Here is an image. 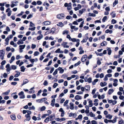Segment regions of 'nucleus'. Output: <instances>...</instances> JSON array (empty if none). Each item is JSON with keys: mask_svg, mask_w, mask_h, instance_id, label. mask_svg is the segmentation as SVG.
Instances as JSON below:
<instances>
[{"mask_svg": "<svg viewBox=\"0 0 124 124\" xmlns=\"http://www.w3.org/2000/svg\"><path fill=\"white\" fill-rule=\"evenodd\" d=\"M39 54V52L38 51H35L34 52V56H37Z\"/></svg>", "mask_w": 124, "mask_h": 124, "instance_id": "nucleus-58", "label": "nucleus"}, {"mask_svg": "<svg viewBox=\"0 0 124 124\" xmlns=\"http://www.w3.org/2000/svg\"><path fill=\"white\" fill-rule=\"evenodd\" d=\"M97 58L98 60L97 61V63L98 65H99L101 64V62L99 58Z\"/></svg>", "mask_w": 124, "mask_h": 124, "instance_id": "nucleus-29", "label": "nucleus"}, {"mask_svg": "<svg viewBox=\"0 0 124 124\" xmlns=\"http://www.w3.org/2000/svg\"><path fill=\"white\" fill-rule=\"evenodd\" d=\"M107 85V83L106 82H101L100 83V85L102 87H103L106 86Z\"/></svg>", "mask_w": 124, "mask_h": 124, "instance_id": "nucleus-9", "label": "nucleus"}, {"mask_svg": "<svg viewBox=\"0 0 124 124\" xmlns=\"http://www.w3.org/2000/svg\"><path fill=\"white\" fill-rule=\"evenodd\" d=\"M32 119L36 121L37 119V118L38 119H39V117H36V116H33L32 117ZM38 120H39V119H38Z\"/></svg>", "mask_w": 124, "mask_h": 124, "instance_id": "nucleus-33", "label": "nucleus"}, {"mask_svg": "<svg viewBox=\"0 0 124 124\" xmlns=\"http://www.w3.org/2000/svg\"><path fill=\"white\" fill-rule=\"evenodd\" d=\"M118 0H115V1L113 3V6L114 7L116 5L118 4Z\"/></svg>", "mask_w": 124, "mask_h": 124, "instance_id": "nucleus-16", "label": "nucleus"}, {"mask_svg": "<svg viewBox=\"0 0 124 124\" xmlns=\"http://www.w3.org/2000/svg\"><path fill=\"white\" fill-rule=\"evenodd\" d=\"M29 82V80L27 79H25L23 81V83L24 84L27 83Z\"/></svg>", "mask_w": 124, "mask_h": 124, "instance_id": "nucleus-40", "label": "nucleus"}, {"mask_svg": "<svg viewBox=\"0 0 124 124\" xmlns=\"http://www.w3.org/2000/svg\"><path fill=\"white\" fill-rule=\"evenodd\" d=\"M83 19L82 18H81L78 19V20H76L77 21L78 23L82 21H83Z\"/></svg>", "mask_w": 124, "mask_h": 124, "instance_id": "nucleus-49", "label": "nucleus"}, {"mask_svg": "<svg viewBox=\"0 0 124 124\" xmlns=\"http://www.w3.org/2000/svg\"><path fill=\"white\" fill-rule=\"evenodd\" d=\"M92 124H97V122L95 120H93L91 121Z\"/></svg>", "mask_w": 124, "mask_h": 124, "instance_id": "nucleus-59", "label": "nucleus"}, {"mask_svg": "<svg viewBox=\"0 0 124 124\" xmlns=\"http://www.w3.org/2000/svg\"><path fill=\"white\" fill-rule=\"evenodd\" d=\"M86 10V9L85 8H82L81 10H79V13L81 15L83 14L84 12V11Z\"/></svg>", "mask_w": 124, "mask_h": 124, "instance_id": "nucleus-13", "label": "nucleus"}, {"mask_svg": "<svg viewBox=\"0 0 124 124\" xmlns=\"http://www.w3.org/2000/svg\"><path fill=\"white\" fill-rule=\"evenodd\" d=\"M111 22L112 24H115L116 23L117 21L116 20L113 19L112 20Z\"/></svg>", "mask_w": 124, "mask_h": 124, "instance_id": "nucleus-38", "label": "nucleus"}, {"mask_svg": "<svg viewBox=\"0 0 124 124\" xmlns=\"http://www.w3.org/2000/svg\"><path fill=\"white\" fill-rule=\"evenodd\" d=\"M87 55L86 54H85L81 58V61H82V62H84L86 60V59H85V60L84 61H82V60L84 59H85V58H87Z\"/></svg>", "mask_w": 124, "mask_h": 124, "instance_id": "nucleus-5", "label": "nucleus"}, {"mask_svg": "<svg viewBox=\"0 0 124 124\" xmlns=\"http://www.w3.org/2000/svg\"><path fill=\"white\" fill-rule=\"evenodd\" d=\"M58 70H59V73H60L62 74L64 72V70L62 68V67H59L58 68Z\"/></svg>", "mask_w": 124, "mask_h": 124, "instance_id": "nucleus-7", "label": "nucleus"}, {"mask_svg": "<svg viewBox=\"0 0 124 124\" xmlns=\"http://www.w3.org/2000/svg\"><path fill=\"white\" fill-rule=\"evenodd\" d=\"M72 24L74 25H78V23L77 21L76 20V21H74L73 22Z\"/></svg>", "mask_w": 124, "mask_h": 124, "instance_id": "nucleus-57", "label": "nucleus"}, {"mask_svg": "<svg viewBox=\"0 0 124 124\" xmlns=\"http://www.w3.org/2000/svg\"><path fill=\"white\" fill-rule=\"evenodd\" d=\"M48 84V83L47 81L46 80H45L44 82L43 83V85L44 86H46Z\"/></svg>", "mask_w": 124, "mask_h": 124, "instance_id": "nucleus-34", "label": "nucleus"}, {"mask_svg": "<svg viewBox=\"0 0 124 124\" xmlns=\"http://www.w3.org/2000/svg\"><path fill=\"white\" fill-rule=\"evenodd\" d=\"M105 9L106 11L108 12V11H109L110 10L109 7L108 6L106 7L105 8Z\"/></svg>", "mask_w": 124, "mask_h": 124, "instance_id": "nucleus-50", "label": "nucleus"}, {"mask_svg": "<svg viewBox=\"0 0 124 124\" xmlns=\"http://www.w3.org/2000/svg\"><path fill=\"white\" fill-rule=\"evenodd\" d=\"M70 108L71 110L74 109V104L72 102H70Z\"/></svg>", "mask_w": 124, "mask_h": 124, "instance_id": "nucleus-6", "label": "nucleus"}, {"mask_svg": "<svg viewBox=\"0 0 124 124\" xmlns=\"http://www.w3.org/2000/svg\"><path fill=\"white\" fill-rule=\"evenodd\" d=\"M107 19V16H104L102 19V21L103 22H104Z\"/></svg>", "mask_w": 124, "mask_h": 124, "instance_id": "nucleus-25", "label": "nucleus"}, {"mask_svg": "<svg viewBox=\"0 0 124 124\" xmlns=\"http://www.w3.org/2000/svg\"><path fill=\"white\" fill-rule=\"evenodd\" d=\"M21 71V72H24V71L25 68H24V67L23 66H22L20 67Z\"/></svg>", "mask_w": 124, "mask_h": 124, "instance_id": "nucleus-21", "label": "nucleus"}, {"mask_svg": "<svg viewBox=\"0 0 124 124\" xmlns=\"http://www.w3.org/2000/svg\"><path fill=\"white\" fill-rule=\"evenodd\" d=\"M11 69H13L14 70H15L17 68L16 66L14 65H12L11 66Z\"/></svg>", "mask_w": 124, "mask_h": 124, "instance_id": "nucleus-28", "label": "nucleus"}, {"mask_svg": "<svg viewBox=\"0 0 124 124\" xmlns=\"http://www.w3.org/2000/svg\"><path fill=\"white\" fill-rule=\"evenodd\" d=\"M107 50L108 51V54L109 55H111L112 53V50L111 49V48L110 47H107L106 48Z\"/></svg>", "mask_w": 124, "mask_h": 124, "instance_id": "nucleus-3", "label": "nucleus"}, {"mask_svg": "<svg viewBox=\"0 0 124 124\" xmlns=\"http://www.w3.org/2000/svg\"><path fill=\"white\" fill-rule=\"evenodd\" d=\"M58 85V84L57 83H55L53 85V87L54 88H55Z\"/></svg>", "mask_w": 124, "mask_h": 124, "instance_id": "nucleus-41", "label": "nucleus"}, {"mask_svg": "<svg viewBox=\"0 0 124 124\" xmlns=\"http://www.w3.org/2000/svg\"><path fill=\"white\" fill-rule=\"evenodd\" d=\"M48 117H49V121H52L54 119H53V116L52 114L51 115L49 116H48Z\"/></svg>", "mask_w": 124, "mask_h": 124, "instance_id": "nucleus-30", "label": "nucleus"}, {"mask_svg": "<svg viewBox=\"0 0 124 124\" xmlns=\"http://www.w3.org/2000/svg\"><path fill=\"white\" fill-rule=\"evenodd\" d=\"M69 33V31L68 30H64L62 32V34L64 35L66 34H68Z\"/></svg>", "mask_w": 124, "mask_h": 124, "instance_id": "nucleus-39", "label": "nucleus"}, {"mask_svg": "<svg viewBox=\"0 0 124 124\" xmlns=\"http://www.w3.org/2000/svg\"><path fill=\"white\" fill-rule=\"evenodd\" d=\"M47 100V99L46 97H44L43 98L41 99H39V103H42L43 101H45Z\"/></svg>", "mask_w": 124, "mask_h": 124, "instance_id": "nucleus-15", "label": "nucleus"}, {"mask_svg": "<svg viewBox=\"0 0 124 124\" xmlns=\"http://www.w3.org/2000/svg\"><path fill=\"white\" fill-rule=\"evenodd\" d=\"M118 124H124V120L121 119L120 120H119L118 122Z\"/></svg>", "mask_w": 124, "mask_h": 124, "instance_id": "nucleus-32", "label": "nucleus"}, {"mask_svg": "<svg viewBox=\"0 0 124 124\" xmlns=\"http://www.w3.org/2000/svg\"><path fill=\"white\" fill-rule=\"evenodd\" d=\"M51 23V22L49 21H45L43 23V25H50Z\"/></svg>", "mask_w": 124, "mask_h": 124, "instance_id": "nucleus-4", "label": "nucleus"}, {"mask_svg": "<svg viewBox=\"0 0 124 124\" xmlns=\"http://www.w3.org/2000/svg\"><path fill=\"white\" fill-rule=\"evenodd\" d=\"M114 90L113 88H111L109 89L108 92V94L109 95L111 94L114 92Z\"/></svg>", "mask_w": 124, "mask_h": 124, "instance_id": "nucleus-11", "label": "nucleus"}, {"mask_svg": "<svg viewBox=\"0 0 124 124\" xmlns=\"http://www.w3.org/2000/svg\"><path fill=\"white\" fill-rule=\"evenodd\" d=\"M17 84V83L16 82H12L11 83V85H15Z\"/></svg>", "mask_w": 124, "mask_h": 124, "instance_id": "nucleus-61", "label": "nucleus"}, {"mask_svg": "<svg viewBox=\"0 0 124 124\" xmlns=\"http://www.w3.org/2000/svg\"><path fill=\"white\" fill-rule=\"evenodd\" d=\"M37 4L38 5H39V0H38L37 2V3L35 1H33L31 3V4L33 5L36 6V5Z\"/></svg>", "mask_w": 124, "mask_h": 124, "instance_id": "nucleus-17", "label": "nucleus"}, {"mask_svg": "<svg viewBox=\"0 0 124 124\" xmlns=\"http://www.w3.org/2000/svg\"><path fill=\"white\" fill-rule=\"evenodd\" d=\"M68 85V81H65L63 83V85L65 86H67Z\"/></svg>", "mask_w": 124, "mask_h": 124, "instance_id": "nucleus-53", "label": "nucleus"}, {"mask_svg": "<svg viewBox=\"0 0 124 124\" xmlns=\"http://www.w3.org/2000/svg\"><path fill=\"white\" fill-rule=\"evenodd\" d=\"M33 16L31 14H30L27 17V19H29V18H32Z\"/></svg>", "mask_w": 124, "mask_h": 124, "instance_id": "nucleus-51", "label": "nucleus"}, {"mask_svg": "<svg viewBox=\"0 0 124 124\" xmlns=\"http://www.w3.org/2000/svg\"><path fill=\"white\" fill-rule=\"evenodd\" d=\"M81 62L80 61H78L77 63H75L74 65V66L75 67L79 65L81 63Z\"/></svg>", "mask_w": 124, "mask_h": 124, "instance_id": "nucleus-27", "label": "nucleus"}, {"mask_svg": "<svg viewBox=\"0 0 124 124\" xmlns=\"http://www.w3.org/2000/svg\"><path fill=\"white\" fill-rule=\"evenodd\" d=\"M71 18V20H72V17L70 15L67 16L66 17V19L68 20H70Z\"/></svg>", "mask_w": 124, "mask_h": 124, "instance_id": "nucleus-37", "label": "nucleus"}, {"mask_svg": "<svg viewBox=\"0 0 124 124\" xmlns=\"http://www.w3.org/2000/svg\"><path fill=\"white\" fill-rule=\"evenodd\" d=\"M96 90V88H94V89L92 90V93L93 94H94L95 93V92Z\"/></svg>", "mask_w": 124, "mask_h": 124, "instance_id": "nucleus-47", "label": "nucleus"}, {"mask_svg": "<svg viewBox=\"0 0 124 124\" xmlns=\"http://www.w3.org/2000/svg\"><path fill=\"white\" fill-rule=\"evenodd\" d=\"M124 96L123 95H120L119 96V98L120 100H123V99H124Z\"/></svg>", "mask_w": 124, "mask_h": 124, "instance_id": "nucleus-56", "label": "nucleus"}, {"mask_svg": "<svg viewBox=\"0 0 124 124\" xmlns=\"http://www.w3.org/2000/svg\"><path fill=\"white\" fill-rule=\"evenodd\" d=\"M11 119L13 120H15L16 119L15 115L14 114L10 116Z\"/></svg>", "mask_w": 124, "mask_h": 124, "instance_id": "nucleus-24", "label": "nucleus"}, {"mask_svg": "<svg viewBox=\"0 0 124 124\" xmlns=\"http://www.w3.org/2000/svg\"><path fill=\"white\" fill-rule=\"evenodd\" d=\"M60 48H58L55 51V52L56 53H59V52H60Z\"/></svg>", "mask_w": 124, "mask_h": 124, "instance_id": "nucleus-62", "label": "nucleus"}, {"mask_svg": "<svg viewBox=\"0 0 124 124\" xmlns=\"http://www.w3.org/2000/svg\"><path fill=\"white\" fill-rule=\"evenodd\" d=\"M26 46L25 45H20L19 46V49H23Z\"/></svg>", "mask_w": 124, "mask_h": 124, "instance_id": "nucleus-20", "label": "nucleus"}, {"mask_svg": "<svg viewBox=\"0 0 124 124\" xmlns=\"http://www.w3.org/2000/svg\"><path fill=\"white\" fill-rule=\"evenodd\" d=\"M86 87L87 88H88V89H86L85 88V90L86 91H88L89 90H90V85H86L85 86V87Z\"/></svg>", "mask_w": 124, "mask_h": 124, "instance_id": "nucleus-23", "label": "nucleus"}, {"mask_svg": "<svg viewBox=\"0 0 124 124\" xmlns=\"http://www.w3.org/2000/svg\"><path fill=\"white\" fill-rule=\"evenodd\" d=\"M69 100H66L63 104V106H68V105L67 104L69 102Z\"/></svg>", "mask_w": 124, "mask_h": 124, "instance_id": "nucleus-22", "label": "nucleus"}, {"mask_svg": "<svg viewBox=\"0 0 124 124\" xmlns=\"http://www.w3.org/2000/svg\"><path fill=\"white\" fill-rule=\"evenodd\" d=\"M92 78L91 77L89 78L87 80H85V82H87L88 83H90L92 82Z\"/></svg>", "mask_w": 124, "mask_h": 124, "instance_id": "nucleus-8", "label": "nucleus"}, {"mask_svg": "<svg viewBox=\"0 0 124 124\" xmlns=\"http://www.w3.org/2000/svg\"><path fill=\"white\" fill-rule=\"evenodd\" d=\"M28 109L29 110H31L32 109L33 110H34L35 109V108L33 106H32V107H29Z\"/></svg>", "mask_w": 124, "mask_h": 124, "instance_id": "nucleus-46", "label": "nucleus"}, {"mask_svg": "<svg viewBox=\"0 0 124 124\" xmlns=\"http://www.w3.org/2000/svg\"><path fill=\"white\" fill-rule=\"evenodd\" d=\"M49 59L48 58H46L43 61V62H46L48 61Z\"/></svg>", "mask_w": 124, "mask_h": 124, "instance_id": "nucleus-63", "label": "nucleus"}, {"mask_svg": "<svg viewBox=\"0 0 124 124\" xmlns=\"http://www.w3.org/2000/svg\"><path fill=\"white\" fill-rule=\"evenodd\" d=\"M30 24L29 25V26L30 27H33V26H34L35 25L32 22H30Z\"/></svg>", "mask_w": 124, "mask_h": 124, "instance_id": "nucleus-64", "label": "nucleus"}, {"mask_svg": "<svg viewBox=\"0 0 124 124\" xmlns=\"http://www.w3.org/2000/svg\"><path fill=\"white\" fill-rule=\"evenodd\" d=\"M108 76H107V75H106L104 78L103 79V80L104 81H106L108 80Z\"/></svg>", "mask_w": 124, "mask_h": 124, "instance_id": "nucleus-52", "label": "nucleus"}, {"mask_svg": "<svg viewBox=\"0 0 124 124\" xmlns=\"http://www.w3.org/2000/svg\"><path fill=\"white\" fill-rule=\"evenodd\" d=\"M23 40L22 39H20L17 42V44L19 45L21 44H23Z\"/></svg>", "mask_w": 124, "mask_h": 124, "instance_id": "nucleus-19", "label": "nucleus"}, {"mask_svg": "<svg viewBox=\"0 0 124 124\" xmlns=\"http://www.w3.org/2000/svg\"><path fill=\"white\" fill-rule=\"evenodd\" d=\"M18 95L20 96L19 97V98L20 99H24L25 97V96L24 94V92L23 91H21L20 92H19L18 93Z\"/></svg>", "mask_w": 124, "mask_h": 124, "instance_id": "nucleus-1", "label": "nucleus"}, {"mask_svg": "<svg viewBox=\"0 0 124 124\" xmlns=\"http://www.w3.org/2000/svg\"><path fill=\"white\" fill-rule=\"evenodd\" d=\"M88 16H91L93 17H95L96 16V15L95 14L93 13H89L88 14Z\"/></svg>", "mask_w": 124, "mask_h": 124, "instance_id": "nucleus-18", "label": "nucleus"}, {"mask_svg": "<svg viewBox=\"0 0 124 124\" xmlns=\"http://www.w3.org/2000/svg\"><path fill=\"white\" fill-rule=\"evenodd\" d=\"M99 81V79H94L93 81L92 82V84L93 85H95L96 82H98Z\"/></svg>", "mask_w": 124, "mask_h": 124, "instance_id": "nucleus-12", "label": "nucleus"}, {"mask_svg": "<svg viewBox=\"0 0 124 124\" xmlns=\"http://www.w3.org/2000/svg\"><path fill=\"white\" fill-rule=\"evenodd\" d=\"M117 103V101L116 100H113L112 103L111 105V106L115 105Z\"/></svg>", "mask_w": 124, "mask_h": 124, "instance_id": "nucleus-43", "label": "nucleus"}, {"mask_svg": "<svg viewBox=\"0 0 124 124\" xmlns=\"http://www.w3.org/2000/svg\"><path fill=\"white\" fill-rule=\"evenodd\" d=\"M117 117L116 116H115L113 119L112 120H113L112 123H116V119H117Z\"/></svg>", "mask_w": 124, "mask_h": 124, "instance_id": "nucleus-31", "label": "nucleus"}, {"mask_svg": "<svg viewBox=\"0 0 124 124\" xmlns=\"http://www.w3.org/2000/svg\"><path fill=\"white\" fill-rule=\"evenodd\" d=\"M46 107L45 106H43L41 107H39L40 111H44L46 109Z\"/></svg>", "mask_w": 124, "mask_h": 124, "instance_id": "nucleus-10", "label": "nucleus"}, {"mask_svg": "<svg viewBox=\"0 0 124 124\" xmlns=\"http://www.w3.org/2000/svg\"><path fill=\"white\" fill-rule=\"evenodd\" d=\"M52 63V61L51 60L50 61H49L48 64H47L46 65V66H50L51 64Z\"/></svg>", "mask_w": 124, "mask_h": 124, "instance_id": "nucleus-44", "label": "nucleus"}, {"mask_svg": "<svg viewBox=\"0 0 124 124\" xmlns=\"http://www.w3.org/2000/svg\"><path fill=\"white\" fill-rule=\"evenodd\" d=\"M119 75V73L118 72H116L114 74V77H117Z\"/></svg>", "mask_w": 124, "mask_h": 124, "instance_id": "nucleus-55", "label": "nucleus"}, {"mask_svg": "<svg viewBox=\"0 0 124 124\" xmlns=\"http://www.w3.org/2000/svg\"><path fill=\"white\" fill-rule=\"evenodd\" d=\"M49 117H47L45 119L44 122L45 123H47L49 121Z\"/></svg>", "mask_w": 124, "mask_h": 124, "instance_id": "nucleus-36", "label": "nucleus"}, {"mask_svg": "<svg viewBox=\"0 0 124 124\" xmlns=\"http://www.w3.org/2000/svg\"><path fill=\"white\" fill-rule=\"evenodd\" d=\"M89 114H90V116L91 117H94L95 116V115L93 114L92 112L91 111L90 112Z\"/></svg>", "mask_w": 124, "mask_h": 124, "instance_id": "nucleus-35", "label": "nucleus"}, {"mask_svg": "<svg viewBox=\"0 0 124 124\" xmlns=\"http://www.w3.org/2000/svg\"><path fill=\"white\" fill-rule=\"evenodd\" d=\"M82 98L81 96L79 95H77L75 97V99L78 101L79 100H81Z\"/></svg>", "mask_w": 124, "mask_h": 124, "instance_id": "nucleus-2", "label": "nucleus"}, {"mask_svg": "<svg viewBox=\"0 0 124 124\" xmlns=\"http://www.w3.org/2000/svg\"><path fill=\"white\" fill-rule=\"evenodd\" d=\"M56 25L57 26H60L61 27H62L64 25L63 23L62 22H59L58 24H57Z\"/></svg>", "mask_w": 124, "mask_h": 124, "instance_id": "nucleus-14", "label": "nucleus"}, {"mask_svg": "<svg viewBox=\"0 0 124 124\" xmlns=\"http://www.w3.org/2000/svg\"><path fill=\"white\" fill-rule=\"evenodd\" d=\"M107 100L109 103L111 104L112 103L113 100H109V99H108Z\"/></svg>", "mask_w": 124, "mask_h": 124, "instance_id": "nucleus-48", "label": "nucleus"}, {"mask_svg": "<svg viewBox=\"0 0 124 124\" xmlns=\"http://www.w3.org/2000/svg\"><path fill=\"white\" fill-rule=\"evenodd\" d=\"M58 70V68L57 69H56L54 71L53 73V74L54 76H55L57 74Z\"/></svg>", "mask_w": 124, "mask_h": 124, "instance_id": "nucleus-26", "label": "nucleus"}, {"mask_svg": "<svg viewBox=\"0 0 124 124\" xmlns=\"http://www.w3.org/2000/svg\"><path fill=\"white\" fill-rule=\"evenodd\" d=\"M54 67H52L51 68V69L50 70V73H52L53 72V71L54 70Z\"/></svg>", "mask_w": 124, "mask_h": 124, "instance_id": "nucleus-54", "label": "nucleus"}, {"mask_svg": "<svg viewBox=\"0 0 124 124\" xmlns=\"http://www.w3.org/2000/svg\"><path fill=\"white\" fill-rule=\"evenodd\" d=\"M14 77L12 75H11L10 76L9 78V80L10 81L12 80L14 78Z\"/></svg>", "mask_w": 124, "mask_h": 124, "instance_id": "nucleus-60", "label": "nucleus"}, {"mask_svg": "<svg viewBox=\"0 0 124 124\" xmlns=\"http://www.w3.org/2000/svg\"><path fill=\"white\" fill-rule=\"evenodd\" d=\"M20 74V72H18L14 76V77L15 78L18 77Z\"/></svg>", "mask_w": 124, "mask_h": 124, "instance_id": "nucleus-42", "label": "nucleus"}, {"mask_svg": "<svg viewBox=\"0 0 124 124\" xmlns=\"http://www.w3.org/2000/svg\"><path fill=\"white\" fill-rule=\"evenodd\" d=\"M10 91V90H8L7 92H5L3 93L4 94H5L6 95H8Z\"/></svg>", "mask_w": 124, "mask_h": 124, "instance_id": "nucleus-45", "label": "nucleus"}]
</instances>
